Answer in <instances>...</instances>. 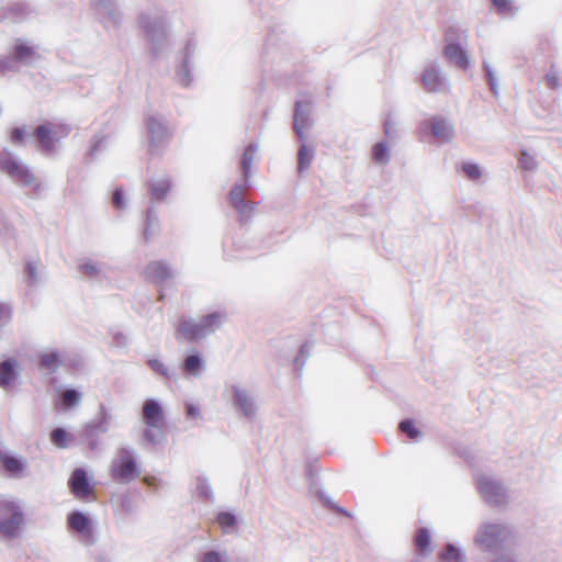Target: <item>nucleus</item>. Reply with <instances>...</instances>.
<instances>
[{
  "instance_id": "nucleus-1",
  "label": "nucleus",
  "mask_w": 562,
  "mask_h": 562,
  "mask_svg": "<svg viewBox=\"0 0 562 562\" xmlns=\"http://www.w3.org/2000/svg\"><path fill=\"white\" fill-rule=\"evenodd\" d=\"M142 422L145 425V440L151 445L157 443L164 437L166 419L164 408L156 400L149 398L144 402Z\"/></svg>"
},
{
  "instance_id": "nucleus-2",
  "label": "nucleus",
  "mask_w": 562,
  "mask_h": 562,
  "mask_svg": "<svg viewBox=\"0 0 562 562\" xmlns=\"http://www.w3.org/2000/svg\"><path fill=\"white\" fill-rule=\"evenodd\" d=\"M69 133L70 128L67 124L59 121H45L36 126L33 134L41 148L46 153H52L56 143L66 138Z\"/></svg>"
},
{
  "instance_id": "nucleus-3",
  "label": "nucleus",
  "mask_w": 562,
  "mask_h": 562,
  "mask_svg": "<svg viewBox=\"0 0 562 562\" xmlns=\"http://www.w3.org/2000/svg\"><path fill=\"white\" fill-rule=\"evenodd\" d=\"M111 477L119 483H130L139 476L140 471L132 452L125 448L117 451L110 469Z\"/></svg>"
},
{
  "instance_id": "nucleus-4",
  "label": "nucleus",
  "mask_w": 562,
  "mask_h": 562,
  "mask_svg": "<svg viewBox=\"0 0 562 562\" xmlns=\"http://www.w3.org/2000/svg\"><path fill=\"white\" fill-rule=\"evenodd\" d=\"M221 324V317L218 314H210L204 316L200 323H193L191 321L182 319L179 323L177 333L183 339L193 341L206 334L213 331Z\"/></svg>"
},
{
  "instance_id": "nucleus-5",
  "label": "nucleus",
  "mask_w": 562,
  "mask_h": 562,
  "mask_svg": "<svg viewBox=\"0 0 562 562\" xmlns=\"http://www.w3.org/2000/svg\"><path fill=\"white\" fill-rule=\"evenodd\" d=\"M22 513L19 506L5 499L0 501V533L14 536L22 522Z\"/></svg>"
},
{
  "instance_id": "nucleus-6",
  "label": "nucleus",
  "mask_w": 562,
  "mask_h": 562,
  "mask_svg": "<svg viewBox=\"0 0 562 562\" xmlns=\"http://www.w3.org/2000/svg\"><path fill=\"white\" fill-rule=\"evenodd\" d=\"M68 487L79 501L91 502L97 499L94 485L90 482L85 469L78 468L71 473Z\"/></svg>"
},
{
  "instance_id": "nucleus-7",
  "label": "nucleus",
  "mask_w": 562,
  "mask_h": 562,
  "mask_svg": "<svg viewBox=\"0 0 562 562\" xmlns=\"http://www.w3.org/2000/svg\"><path fill=\"white\" fill-rule=\"evenodd\" d=\"M0 171L5 172L12 179L24 186L34 182L33 173L22 164H20L9 151L0 153Z\"/></svg>"
},
{
  "instance_id": "nucleus-8",
  "label": "nucleus",
  "mask_w": 562,
  "mask_h": 562,
  "mask_svg": "<svg viewBox=\"0 0 562 562\" xmlns=\"http://www.w3.org/2000/svg\"><path fill=\"white\" fill-rule=\"evenodd\" d=\"M477 487L481 495L493 504H501L505 499V494L502 485L486 476L477 479Z\"/></svg>"
},
{
  "instance_id": "nucleus-9",
  "label": "nucleus",
  "mask_w": 562,
  "mask_h": 562,
  "mask_svg": "<svg viewBox=\"0 0 562 562\" xmlns=\"http://www.w3.org/2000/svg\"><path fill=\"white\" fill-rule=\"evenodd\" d=\"M144 278L147 282L160 285L162 282L171 278V270L167 262L155 260L149 262L144 269Z\"/></svg>"
},
{
  "instance_id": "nucleus-10",
  "label": "nucleus",
  "mask_w": 562,
  "mask_h": 562,
  "mask_svg": "<svg viewBox=\"0 0 562 562\" xmlns=\"http://www.w3.org/2000/svg\"><path fill=\"white\" fill-rule=\"evenodd\" d=\"M68 527L78 533L91 539L92 528L90 519L81 512H74L68 516Z\"/></svg>"
},
{
  "instance_id": "nucleus-11",
  "label": "nucleus",
  "mask_w": 562,
  "mask_h": 562,
  "mask_svg": "<svg viewBox=\"0 0 562 562\" xmlns=\"http://www.w3.org/2000/svg\"><path fill=\"white\" fill-rule=\"evenodd\" d=\"M424 127L429 128L432 136L441 140H448L452 135V127L449 126L447 122L439 116H435L426 121L424 123Z\"/></svg>"
},
{
  "instance_id": "nucleus-12",
  "label": "nucleus",
  "mask_w": 562,
  "mask_h": 562,
  "mask_svg": "<svg viewBox=\"0 0 562 562\" xmlns=\"http://www.w3.org/2000/svg\"><path fill=\"white\" fill-rule=\"evenodd\" d=\"M445 56L458 67L462 69H467L469 67V58L465 52L462 49L460 45L457 44H448L443 49Z\"/></svg>"
},
{
  "instance_id": "nucleus-13",
  "label": "nucleus",
  "mask_w": 562,
  "mask_h": 562,
  "mask_svg": "<svg viewBox=\"0 0 562 562\" xmlns=\"http://www.w3.org/2000/svg\"><path fill=\"white\" fill-rule=\"evenodd\" d=\"M308 103L296 102L294 113V130L300 138H303L307 123Z\"/></svg>"
},
{
  "instance_id": "nucleus-14",
  "label": "nucleus",
  "mask_w": 562,
  "mask_h": 562,
  "mask_svg": "<svg viewBox=\"0 0 562 562\" xmlns=\"http://www.w3.org/2000/svg\"><path fill=\"white\" fill-rule=\"evenodd\" d=\"M502 531L503 527L499 525H487L481 530L476 540L483 547H492L493 540L498 538Z\"/></svg>"
},
{
  "instance_id": "nucleus-15",
  "label": "nucleus",
  "mask_w": 562,
  "mask_h": 562,
  "mask_svg": "<svg viewBox=\"0 0 562 562\" xmlns=\"http://www.w3.org/2000/svg\"><path fill=\"white\" fill-rule=\"evenodd\" d=\"M234 404L245 416L250 417L255 413V406L252 404V401L245 391H235Z\"/></svg>"
},
{
  "instance_id": "nucleus-16",
  "label": "nucleus",
  "mask_w": 562,
  "mask_h": 562,
  "mask_svg": "<svg viewBox=\"0 0 562 562\" xmlns=\"http://www.w3.org/2000/svg\"><path fill=\"white\" fill-rule=\"evenodd\" d=\"M15 367H16L15 360H5L0 364V386L5 387L14 381Z\"/></svg>"
},
{
  "instance_id": "nucleus-17",
  "label": "nucleus",
  "mask_w": 562,
  "mask_h": 562,
  "mask_svg": "<svg viewBox=\"0 0 562 562\" xmlns=\"http://www.w3.org/2000/svg\"><path fill=\"white\" fill-rule=\"evenodd\" d=\"M0 461L5 472H8L12 476H18L23 471V463L21 462V460L12 456L2 454L0 456Z\"/></svg>"
},
{
  "instance_id": "nucleus-18",
  "label": "nucleus",
  "mask_w": 562,
  "mask_h": 562,
  "mask_svg": "<svg viewBox=\"0 0 562 562\" xmlns=\"http://www.w3.org/2000/svg\"><path fill=\"white\" fill-rule=\"evenodd\" d=\"M170 190L168 179H157L150 183V194L154 200H162Z\"/></svg>"
},
{
  "instance_id": "nucleus-19",
  "label": "nucleus",
  "mask_w": 562,
  "mask_h": 562,
  "mask_svg": "<svg viewBox=\"0 0 562 562\" xmlns=\"http://www.w3.org/2000/svg\"><path fill=\"white\" fill-rule=\"evenodd\" d=\"M423 82L427 91L435 92L441 87V78L437 70L427 69L423 75Z\"/></svg>"
},
{
  "instance_id": "nucleus-20",
  "label": "nucleus",
  "mask_w": 562,
  "mask_h": 562,
  "mask_svg": "<svg viewBox=\"0 0 562 562\" xmlns=\"http://www.w3.org/2000/svg\"><path fill=\"white\" fill-rule=\"evenodd\" d=\"M202 368V360L198 355L188 356L182 364V370L187 374L196 375Z\"/></svg>"
},
{
  "instance_id": "nucleus-21",
  "label": "nucleus",
  "mask_w": 562,
  "mask_h": 562,
  "mask_svg": "<svg viewBox=\"0 0 562 562\" xmlns=\"http://www.w3.org/2000/svg\"><path fill=\"white\" fill-rule=\"evenodd\" d=\"M59 363L60 361L58 355L55 352H50L42 355L40 367L41 369L46 370L48 372H54L57 370Z\"/></svg>"
},
{
  "instance_id": "nucleus-22",
  "label": "nucleus",
  "mask_w": 562,
  "mask_h": 562,
  "mask_svg": "<svg viewBox=\"0 0 562 562\" xmlns=\"http://www.w3.org/2000/svg\"><path fill=\"white\" fill-rule=\"evenodd\" d=\"M245 190V186H235L229 192V200L232 205L240 212L244 210Z\"/></svg>"
},
{
  "instance_id": "nucleus-23",
  "label": "nucleus",
  "mask_w": 562,
  "mask_h": 562,
  "mask_svg": "<svg viewBox=\"0 0 562 562\" xmlns=\"http://www.w3.org/2000/svg\"><path fill=\"white\" fill-rule=\"evenodd\" d=\"M71 439V436L63 428H56L50 434V441L57 448H66Z\"/></svg>"
},
{
  "instance_id": "nucleus-24",
  "label": "nucleus",
  "mask_w": 562,
  "mask_h": 562,
  "mask_svg": "<svg viewBox=\"0 0 562 562\" xmlns=\"http://www.w3.org/2000/svg\"><path fill=\"white\" fill-rule=\"evenodd\" d=\"M415 546L420 553L426 552L430 547V536L427 529L422 528L415 537Z\"/></svg>"
},
{
  "instance_id": "nucleus-25",
  "label": "nucleus",
  "mask_w": 562,
  "mask_h": 562,
  "mask_svg": "<svg viewBox=\"0 0 562 562\" xmlns=\"http://www.w3.org/2000/svg\"><path fill=\"white\" fill-rule=\"evenodd\" d=\"M147 125L154 142L160 140L167 134L166 128L157 119L150 117Z\"/></svg>"
},
{
  "instance_id": "nucleus-26",
  "label": "nucleus",
  "mask_w": 562,
  "mask_h": 562,
  "mask_svg": "<svg viewBox=\"0 0 562 562\" xmlns=\"http://www.w3.org/2000/svg\"><path fill=\"white\" fill-rule=\"evenodd\" d=\"M373 160L378 164H385L389 160V148L384 143H378L372 149Z\"/></svg>"
},
{
  "instance_id": "nucleus-27",
  "label": "nucleus",
  "mask_w": 562,
  "mask_h": 562,
  "mask_svg": "<svg viewBox=\"0 0 562 562\" xmlns=\"http://www.w3.org/2000/svg\"><path fill=\"white\" fill-rule=\"evenodd\" d=\"M313 160V153L306 145H302L299 150V171L307 169Z\"/></svg>"
},
{
  "instance_id": "nucleus-28",
  "label": "nucleus",
  "mask_w": 562,
  "mask_h": 562,
  "mask_svg": "<svg viewBox=\"0 0 562 562\" xmlns=\"http://www.w3.org/2000/svg\"><path fill=\"white\" fill-rule=\"evenodd\" d=\"M255 150L256 149L252 146H248L243 155L241 167L246 179L248 178L249 175V170L255 156Z\"/></svg>"
},
{
  "instance_id": "nucleus-29",
  "label": "nucleus",
  "mask_w": 562,
  "mask_h": 562,
  "mask_svg": "<svg viewBox=\"0 0 562 562\" xmlns=\"http://www.w3.org/2000/svg\"><path fill=\"white\" fill-rule=\"evenodd\" d=\"M34 50L32 47L24 44H18L14 47V58L18 60H25L33 57Z\"/></svg>"
},
{
  "instance_id": "nucleus-30",
  "label": "nucleus",
  "mask_w": 562,
  "mask_h": 562,
  "mask_svg": "<svg viewBox=\"0 0 562 562\" xmlns=\"http://www.w3.org/2000/svg\"><path fill=\"white\" fill-rule=\"evenodd\" d=\"M462 171L471 180H477L482 176L481 169L476 164H471V162L463 164Z\"/></svg>"
},
{
  "instance_id": "nucleus-31",
  "label": "nucleus",
  "mask_w": 562,
  "mask_h": 562,
  "mask_svg": "<svg viewBox=\"0 0 562 562\" xmlns=\"http://www.w3.org/2000/svg\"><path fill=\"white\" fill-rule=\"evenodd\" d=\"M217 521L224 530L235 527L236 518L231 513H221L217 516Z\"/></svg>"
},
{
  "instance_id": "nucleus-32",
  "label": "nucleus",
  "mask_w": 562,
  "mask_h": 562,
  "mask_svg": "<svg viewBox=\"0 0 562 562\" xmlns=\"http://www.w3.org/2000/svg\"><path fill=\"white\" fill-rule=\"evenodd\" d=\"M441 559L446 562H460V553L453 546L449 544L441 553Z\"/></svg>"
},
{
  "instance_id": "nucleus-33",
  "label": "nucleus",
  "mask_w": 562,
  "mask_h": 562,
  "mask_svg": "<svg viewBox=\"0 0 562 562\" xmlns=\"http://www.w3.org/2000/svg\"><path fill=\"white\" fill-rule=\"evenodd\" d=\"M148 366L161 376L169 378L168 368L158 359H149Z\"/></svg>"
},
{
  "instance_id": "nucleus-34",
  "label": "nucleus",
  "mask_w": 562,
  "mask_h": 562,
  "mask_svg": "<svg viewBox=\"0 0 562 562\" xmlns=\"http://www.w3.org/2000/svg\"><path fill=\"white\" fill-rule=\"evenodd\" d=\"M400 429L407 434L409 438L415 439L418 437L419 431L415 427L414 423L412 420H403L400 424Z\"/></svg>"
},
{
  "instance_id": "nucleus-35",
  "label": "nucleus",
  "mask_w": 562,
  "mask_h": 562,
  "mask_svg": "<svg viewBox=\"0 0 562 562\" xmlns=\"http://www.w3.org/2000/svg\"><path fill=\"white\" fill-rule=\"evenodd\" d=\"M26 136L24 127H15L11 131L10 138L14 145H23Z\"/></svg>"
},
{
  "instance_id": "nucleus-36",
  "label": "nucleus",
  "mask_w": 562,
  "mask_h": 562,
  "mask_svg": "<svg viewBox=\"0 0 562 562\" xmlns=\"http://www.w3.org/2000/svg\"><path fill=\"white\" fill-rule=\"evenodd\" d=\"M79 400V394L75 390H66L63 393V402L66 407L74 406Z\"/></svg>"
},
{
  "instance_id": "nucleus-37",
  "label": "nucleus",
  "mask_w": 562,
  "mask_h": 562,
  "mask_svg": "<svg viewBox=\"0 0 562 562\" xmlns=\"http://www.w3.org/2000/svg\"><path fill=\"white\" fill-rule=\"evenodd\" d=\"M86 435L89 438V442H88L89 449L95 450L98 448V441L93 438L95 435V427L89 425L86 429Z\"/></svg>"
},
{
  "instance_id": "nucleus-38",
  "label": "nucleus",
  "mask_w": 562,
  "mask_h": 562,
  "mask_svg": "<svg viewBox=\"0 0 562 562\" xmlns=\"http://www.w3.org/2000/svg\"><path fill=\"white\" fill-rule=\"evenodd\" d=\"M519 164L526 170H529L535 167L533 158L525 151L521 153Z\"/></svg>"
},
{
  "instance_id": "nucleus-39",
  "label": "nucleus",
  "mask_w": 562,
  "mask_h": 562,
  "mask_svg": "<svg viewBox=\"0 0 562 562\" xmlns=\"http://www.w3.org/2000/svg\"><path fill=\"white\" fill-rule=\"evenodd\" d=\"M11 319V308L8 304L0 303V324L8 323Z\"/></svg>"
},
{
  "instance_id": "nucleus-40",
  "label": "nucleus",
  "mask_w": 562,
  "mask_h": 562,
  "mask_svg": "<svg viewBox=\"0 0 562 562\" xmlns=\"http://www.w3.org/2000/svg\"><path fill=\"white\" fill-rule=\"evenodd\" d=\"M80 270L83 274L89 276V277H94L99 272V269L97 268V266L94 263H85V265L80 266Z\"/></svg>"
},
{
  "instance_id": "nucleus-41",
  "label": "nucleus",
  "mask_w": 562,
  "mask_h": 562,
  "mask_svg": "<svg viewBox=\"0 0 562 562\" xmlns=\"http://www.w3.org/2000/svg\"><path fill=\"white\" fill-rule=\"evenodd\" d=\"M112 203L116 209H122L124 205L123 201V192L119 189H116L112 196Z\"/></svg>"
},
{
  "instance_id": "nucleus-42",
  "label": "nucleus",
  "mask_w": 562,
  "mask_h": 562,
  "mask_svg": "<svg viewBox=\"0 0 562 562\" xmlns=\"http://www.w3.org/2000/svg\"><path fill=\"white\" fill-rule=\"evenodd\" d=\"M202 562H222V559L217 552L210 551L203 555Z\"/></svg>"
},
{
  "instance_id": "nucleus-43",
  "label": "nucleus",
  "mask_w": 562,
  "mask_h": 562,
  "mask_svg": "<svg viewBox=\"0 0 562 562\" xmlns=\"http://www.w3.org/2000/svg\"><path fill=\"white\" fill-rule=\"evenodd\" d=\"M492 2L502 12H506L510 9L508 0H492Z\"/></svg>"
},
{
  "instance_id": "nucleus-44",
  "label": "nucleus",
  "mask_w": 562,
  "mask_h": 562,
  "mask_svg": "<svg viewBox=\"0 0 562 562\" xmlns=\"http://www.w3.org/2000/svg\"><path fill=\"white\" fill-rule=\"evenodd\" d=\"M200 416V409L193 404L187 405V417L188 418H195Z\"/></svg>"
},
{
  "instance_id": "nucleus-45",
  "label": "nucleus",
  "mask_w": 562,
  "mask_h": 562,
  "mask_svg": "<svg viewBox=\"0 0 562 562\" xmlns=\"http://www.w3.org/2000/svg\"><path fill=\"white\" fill-rule=\"evenodd\" d=\"M25 272L27 273L29 278L31 279V281H35L36 279V269L33 265L29 263L26 267H25Z\"/></svg>"
},
{
  "instance_id": "nucleus-46",
  "label": "nucleus",
  "mask_w": 562,
  "mask_h": 562,
  "mask_svg": "<svg viewBox=\"0 0 562 562\" xmlns=\"http://www.w3.org/2000/svg\"><path fill=\"white\" fill-rule=\"evenodd\" d=\"M456 31L450 29L446 32V40L452 38L456 35Z\"/></svg>"
},
{
  "instance_id": "nucleus-47",
  "label": "nucleus",
  "mask_w": 562,
  "mask_h": 562,
  "mask_svg": "<svg viewBox=\"0 0 562 562\" xmlns=\"http://www.w3.org/2000/svg\"><path fill=\"white\" fill-rule=\"evenodd\" d=\"M144 235H145V239L148 240L149 239V224L147 225V227L144 232Z\"/></svg>"
},
{
  "instance_id": "nucleus-48",
  "label": "nucleus",
  "mask_w": 562,
  "mask_h": 562,
  "mask_svg": "<svg viewBox=\"0 0 562 562\" xmlns=\"http://www.w3.org/2000/svg\"><path fill=\"white\" fill-rule=\"evenodd\" d=\"M548 81H549V86H550L551 88H554V87H555V81H554V79H553V78H548Z\"/></svg>"
},
{
  "instance_id": "nucleus-49",
  "label": "nucleus",
  "mask_w": 562,
  "mask_h": 562,
  "mask_svg": "<svg viewBox=\"0 0 562 562\" xmlns=\"http://www.w3.org/2000/svg\"><path fill=\"white\" fill-rule=\"evenodd\" d=\"M0 68H1V70L3 71V70H4V68H5V64H4V63H1Z\"/></svg>"
},
{
  "instance_id": "nucleus-50",
  "label": "nucleus",
  "mask_w": 562,
  "mask_h": 562,
  "mask_svg": "<svg viewBox=\"0 0 562 562\" xmlns=\"http://www.w3.org/2000/svg\"><path fill=\"white\" fill-rule=\"evenodd\" d=\"M162 299H164V294H162V293H160V295H159V300H162Z\"/></svg>"
}]
</instances>
